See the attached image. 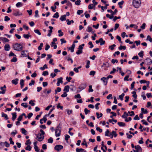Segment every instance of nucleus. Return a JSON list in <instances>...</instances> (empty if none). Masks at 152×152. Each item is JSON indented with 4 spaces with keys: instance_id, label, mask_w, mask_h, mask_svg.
<instances>
[{
    "instance_id": "1",
    "label": "nucleus",
    "mask_w": 152,
    "mask_h": 152,
    "mask_svg": "<svg viewBox=\"0 0 152 152\" xmlns=\"http://www.w3.org/2000/svg\"><path fill=\"white\" fill-rule=\"evenodd\" d=\"M13 47L15 50L18 51H21L23 49V47L20 44L16 43L13 44Z\"/></svg>"
},
{
    "instance_id": "2",
    "label": "nucleus",
    "mask_w": 152,
    "mask_h": 152,
    "mask_svg": "<svg viewBox=\"0 0 152 152\" xmlns=\"http://www.w3.org/2000/svg\"><path fill=\"white\" fill-rule=\"evenodd\" d=\"M133 5L136 8H138L140 6L141 2L140 0H133Z\"/></svg>"
},
{
    "instance_id": "3",
    "label": "nucleus",
    "mask_w": 152,
    "mask_h": 152,
    "mask_svg": "<svg viewBox=\"0 0 152 152\" xmlns=\"http://www.w3.org/2000/svg\"><path fill=\"white\" fill-rule=\"evenodd\" d=\"M86 86V85L85 83H82L80 84L78 88V89L77 90V92H80L82 90L84 89Z\"/></svg>"
},
{
    "instance_id": "4",
    "label": "nucleus",
    "mask_w": 152,
    "mask_h": 152,
    "mask_svg": "<svg viewBox=\"0 0 152 152\" xmlns=\"http://www.w3.org/2000/svg\"><path fill=\"white\" fill-rule=\"evenodd\" d=\"M35 135L37 136V139L38 141L41 142L43 140L44 137L40 133H39L37 134H35Z\"/></svg>"
},
{
    "instance_id": "5",
    "label": "nucleus",
    "mask_w": 152,
    "mask_h": 152,
    "mask_svg": "<svg viewBox=\"0 0 152 152\" xmlns=\"http://www.w3.org/2000/svg\"><path fill=\"white\" fill-rule=\"evenodd\" d=\"M61 132V129H59V127L58 126L56 128L55 130V135L56 137H59L60 135Z\"/></svg>"
},
{
    "instance_id": "6",
    "label": "nucleus",
    "mask_w": 152,
    "mask_h": 152,
    "mask_svg": "<svg viewBox=\"0 0 152 152\" xmlns=\"http://www.w3.org/2000/svg\"><path fill=\"white\" fill-rule=\"evenodd\" d=\"M129 116L128 113H127L126 112H124L123 115H122V117L124 118H125V121L126 122H128L129 120H128L127 117Z\"/></svg>"
},
{
    "instance_id": "7",
    "label": "nucleus",
    "mask_w": 152,
    "mask_h": 152,
    "mask_svg": "<svg viewBox=\"0 0 152 152\" xmlns=\"http://www.w3.org/2000/svg\"><path fill=\"white\" fill-rule=\"evenodd\" d=\"M110 66V64L108 62L104 63L103 65L101 66V67H103V69L104 70H106V68Z\"/></svg>"
},
{
    "instance_id": "8",
    "label": "nucleus",
    "mask_w": 152,
    "mask_h": 152,
    "mask_svg": "<svg viewBox=\"0 0 152 152\" xmlns=\"http://www.w3.org/2000/svg\"><path fill=\"white\" fill-rule=\"evenodd\" d=\"M63 146L61 145H56L55 147V149L57 151H59L63 148Z\"/></svg>"
},
{
    "instance_id": "9",
    "label": "nucleus",
    "mask_w": 152,
    "mask_h": 152,
    "mask_svg": "<svg viewBox=\"0 0 152 152\" xmlns=\"http://www.w3.org/2000/svg\"><path fill=\"white\" fill-rule=\"evenodd\" d=\"M62 80L63 78L62 77L58 78L57 79V82L56 84L57 86H59L60 83H62L63 82Z\"/></svg>"
},
{
    "instance_id": "10",
    "label": "nucleus",
    "mask_w": 152,
    "mask_h": 152,
    "mask_svg": "<svg viewBox=\"0 0 152 152\" xmlns=\"http://www.w3.org/2000/svg\"><path fill=\"white\" fill-rule=\"evenodd\" d=\"M134 148L136 150V152H142V149L139 145L135 146Z\"/></svg>"
},
{
    "instance_id": "11",
    "label": "nucleus",
    "mask_w": 152,
    "mask_h": 152,
    "mask_svg": "<svg viewBox=\"0 0 152 152\" xmlns=\"http://www.w3.org/2000/svg\"><path fill=\"white\" fill-rule=\"evenodd\" d=\"M101 80L103 82L104 85L106 86L107 85V80L106 78L104 77H103L101 78Z\"/></svg>"
},
{
    "instance_id": "12",
    "label": "nucleus",
    "mask_w": 152,
    "mask_h": 152,
    "mask_svg": "<svg viewBox=\"0 0 152 152\" xmlns=\"http://www.w3.org/2000/svg\"><path fill=\"white\" fill-rule=\"evenodd\" d=\"M97 4L98 3L95 1L94 4H89L88 6V8L89 9H92V7H91V6H93L94 7H95L96 5H97Z\"/></svg>"
},
{
    "instance_id": "13",
    "label": "nucleus",
    "mask_w": 152,
    "mask_h": 152,
    "mask_svg": "<svg viewBox=\"0 0 152 152\" xmlns=\"http://www.w3.org/2000/svg\"><path fill=\"white\" fill-rule=\"evenodd\" d=\"M69 13L67 12L65 15L61 16L60 19H66V16H69Z\"/></svg>"
},
{
    "instance_id": "14",
    "label": "nucleus",
    "mask_w": 152,
    "mask_h": 152,
    "mask_svg": "<svg viewBox=\"0 0 152 152\" xmlns=\"http://www.w3.org/2000/svg\"><path fill=\"white\" fill-rule=\"evenodd\" d=\"M4 50L6 51H8L10 50V45L9 44H6L4 47Z\"/></svg>"
},
{
    "instance_id": "15",
    "label": "nucleus",
    "mask_w": 152,
    "mask_h": 152,
    "mask_svg": "<svg viewBox=\"0 0 152 152\" xmlns=\"http://www.w3.org/2000/svg\"><path fill=\"white\" fill-rule=\"evenodd\" d=\"M145 62L148 64L150 65L152 63V60L150 58H148L145 59Z\"/></svg>"
},
{
    "instance_id": "16",
    "label": "nucleus",
    "mask_w": 152,
    "mask_h": 152,
    "mask_svg": "<svg viewBox=\"0 0 152 152\" xmlns=\"http://www.w3.org/2000/svg\"><path fill=\"white\" fill-rule=\"evenodd\" d=\"M18 80H19L18 78H16L12 81V83L15 85H16L18 83Z\"/></svg>"
},
{
    "instance_id": "17",
    "label": "nucleus",
    "mask_w": 152,
    "mask_h": 152,
    "mask_svg": "<svg viewBox=\"0 0 152 152\" xmlns=\"http://www.w3.org/2000/svg\"><path fill=\"white\" fill-rule=\"evenodd\" d=\"M69 86H66L64 87V91L66 92H68L69 91Z\"/></svg>"
},
{
    "instance_id": "18",
    "label": "nucleus",
    "mask_w": 152,
    "mask_h": 152,
    "mask_svg": "<svg viewBox=\"0 0 152 152\" xmlns=\"http://www.w3.org/2000/svg\"><path fill=\"white\" fill-rule=\"evenodd\" d=\"M76 152H86V150L83 148H77L76 149Z\"/></svg>"
},
{
    "instance_id": "19",
    "label": "nucleus",
    "mask_w": 152,
    "mask_h": 152,
    "mask_svg": "<svg viewBox=\"0 0 152 152\" xmlns=\"http://www.w3.org/2000/svg\"><path fill=\"white\" fill-rule=\"evenodd\" d=\"M25 52H27V51L23 50L21 52V56L22 57H26L27 55L25 53Z\"/></svg>"
},
{
    "instance_id": "20",
    "label": "nucleus",
    "mask_w": 152,
    "mask_h": 152,
    "mask_svg": "<svg viewBox=\"0 0 152 152\" xmlns=\"http://www.w3.org/2000/svg\"><path fill=\"white\" fill-rule=\"evenodd\" d=\"M0 39L3 42H7L9 41L8 39L4 37H0Z\"/></svg>"
},
{
    "instance_id": "21",
    "label": "nucleus",
    "mask_w": 152,
    "mask_h": 152,
    "mask_svg": "<svg viewBox=\"0 0 152 152\" xmlns=\"http://www.w3.org/2000/svg\"><path fill=\"white\" fill-rule=\"evenodd\" d=\"M75 47V45L74 44H73L71 47H70L69 48V50H71L72 52H73L74 51V49Z\"/></svg>"
},
{
    "instance_id": "22",
    "label": "nucleus",
    "mask_w": 152,
    "mask_h": 152,
    "mask_svg": "<svg viewBox=\"0 0 152 152\" xmlns=\"http://www.w3.org/2000/svg\"><path fill=\"white\" fill-rule=\"evenodd\" d=\"M12 119L13 121H14L16 118L17 115H16V113H12Z\"/></svg>"
},
{
    "instance_id": "23",
    "label": "nucleus",
    "mask_w": 152,
    "mask_h": 152,
    "mask_svg": "<svg viewBox=\"0 0 152 152\" xmlns=\"http://www.w3.org/2000/svg\"><path fill=\"white\" fill-rule=\"evenodd\" d=\"M22 15V14L21 12H19V11H18L16 12H15L13 13V15L15 16H20L21 15Z\"/></svg>"
},
{
    "instance_id": "24",
    "label": "nucleus",
    "mask_w": 152,
    "mask_h": 152,
    "mask_svg": "<svg viewBox=\"0 0 152 152\" xmlns=\"http://www.w3.org/2000/svg\"><path fill=\"white\" fill-rule=\"evenodd\" d=\"M118 124L120 126H125V123L122 122H118Z\"/></svg>"
},
{
    "instance_id": "25",
    "label": "nucleus",
    "mask_w": 152,
    "mask_h": 152,
    "mask_svg": "<svg viewBox=\"0 0 152 152\" xmlns=\"http://www.w3.org/2000/svg\"><path fill=\"white\" fill-rule=\"evenodd\" d=\"M83 141V142L82 143L81 145H85L86 147H87L88 145L86 141V139H84Z\"/></svg>"
},
{
    "instance_id": "26",
    "label": "nucleus",
    "mask_w": 152,
    "mask_h": 152,
    "mask_svg": "<svg viewBox=\"0 0 152 152\" xmlns=\"http://www.w3.org/2000/svg\"><path fill=\"white\" fill-rule=\"evenodd\" d=\"M23 4H22L21 2H18L16 4V6L17 7H22L23 5Z\"/></svg>"
},
{
    "instance_id": "27",
    "label": "nucleus",
    "mask_w": 152,
    "mask_h": 152,
    "mask_svg": "<svg viewBox=\"0 0 152 152\" xmlns=\"http://www.w3.org/2000/svg\"><path fill=\"white\" fill-rule=\"evenodd\" d=\"M66 22H67V24L68 25H70L71 23H74V21L73 20H71L70 21H69V20H66Z\"/></svg>"
},
{
    "instance_id": "28",
    "label": "nucleus",
    "mask_w": 152,
    "mask_h": 152,
    "mask_svg": "<svg viewBox=\"0 0 152 152\" xmlns=\"http://www.w3.org/2000/svg\"><path fill=\"white\" fill-rule=\"evenodd\" d=\"M1 116L2 117H4L5 118L6 120L8 119L7 115L6 114H4L3 113H2Z\"/></svg>"
},
{
    "instance_id": "29",
    "label": "nucleus",
    "mask_w": 152,
    "mask_h": 152,
    "mask_svg": "<svg viewBox=\"0 0 152 152\" xmlns=\"http://www.w3.org/2000/svg\"><path fill=\"white\" fill-rule=\"evenodd\" d=\"M45 68H48L47 65L45 64L42 67H40L39 69L42 70H44Z\"/></svg>"
},
{
    "instance_id": "30",
    "label": "nucleus",
    "mask_w": 152,
    "mask_h": 152,
    "mask_svg": "<svg viewBox=\"0 0 152 152\" xmlns=\"http://www.w3.org/2000/svg\"><path fill=\"white\" fill-rule=\"evenodd\" d=\"M100 45H104L105 44V42L104 41L102 38H100Z\"/></svg>"
},
{
    "instance_id": "31",
    "label": "nucleus",
    "mask_w": 152,
    "mask_h": 152,
    "mask_svg": "<svg viewBox=\"0 0 152 152\" xmlns=\"http://www.w3.org/2000/svg\"><path fill=\"white\" fill-rule=\"evenodd\" d=\"M116 46V45L115 44H113L112 45L110 46H109V48L111 50H113L114 49V47Z\"/></svg>"
},
{
    "instance_id": "32",
    "label": "nucleus",
    "mask_w": 152,
    "mask_h": 152,
    "mask_svg": "<svg viewBox=\"0 0 152 152\" xmlns=\"http://www.w3.org/2000/svg\"><path fill=\"white\" fill-rule=\"evenodd\" d=\"M58 33H59L58 36L59 37H61L63 35L64 33L61 31V30H60L58 31Z\"/></svg>"
},
{
    "instance_id": "33",
    "label": "nucleus",
    "mask_w": 152,
    "mask_h": 152,
    "mask_svg": "<svg viewBox=\"0 0 152 152\" xmlns=\"http://www.w3.org/2000/svg\"><path fill=\"white\" fill-rule=\"evenodd\" d=\"M106 16L110 19H113L114 18V16H112V15H110L109 14H107L106 15Z\"/></svg>"
},
{
    "instance_id": "34",
    "label": "nucleus",
    "mask_w": 152,
    "mask_h": 152,
    "mask_svg": "<svg viewBox=\"0 0 152 152\" xmlns=\"http://www.w3.org/2000/svg\"><path fill=\"white\" fill-rule=\"evenodd\" d=\"M126 47L124 46L121 45L119 48L118 49L120 50H121L122 49L125 50L126 49Z\"/></svg>"
},
{
    "instance_id": "35",
    "label": "nucleus",
    "mask_w": 152,
    "mask_h": 152,
    "mask_svg": "<svg viewBox=\"0 0 152 152\" xmlns=\"http://www.w3.org/2000/svg\"><path fill=\"white\" fill-rule=\"evenodd\" d=\"M125 95V94L124 93H122L121 95L119 96V98L120 99L121 101H122L123 100V97Z\"/></svg>"
},
{
    "instance_id": "36",
    "label": "nucleus",
    "mask_w": 152,
    "mask_h": 152,
    "mask_svg": "<svg viewBox=\"0 0 152 152\" xmlns=\"http://www.w3.org/2000/svg\"><path fill=\"white\" fill-rule=\"evenodd\" d=\"M132 94H133L132 96L134 98L136 99L137 98V95L136 94V93L135 91H133L132 92Z\"/></svg>"
},
{
    "instance_id": "37",
    "label": "nucleus",
    "mask_w": 152,
    "mask_h": 152,
    "mask_svg": "<svg viewBox=\"0 0 152 152\" xmlns=\"http://www.w3.org/2000/svg\"><path fill=\"white\" fill-rule=\"evenodd\" d=\"M96 114L97 116V118L98 119L100 117H102L103 115V114L102 113H100V114H99L97 112L96 113Z\"/></svg>"
},
{
    "instance_id": "38",
    "label": "nucleus",
    "mask_w": 152,
    "mask_h": 152,
    "mask_svg": "<svg viewBox=\"0 0 152 152\" xmlns=\"http://www.w3.org/2000/svg\"><path fill=\"white\" fill-rule=\"evenodd\" d=\"M59 17L58 13V12H56V13L53 16V18H57Z\"/></svg>"
},
{
    "instance_id": "39",
    "label": "nucleus",
    "mask_w": 152,
    "mask_h": 152,
    "mask_svg": "<svg viewBox=\"0 0 152 152\" xmlns=\"http://www.w3.org/2000/svg\"><path fill=\"white\" fill-rule=\"evenodd\" d=\"M26 150L30 151L31 149V147L29 145H27L25 148Z\"/></svg>"
},
{
    "instance_id": "40",
    "label": "nucleus",
    "mask_w": 152,
    "mask_h": 152,
    "mask_svg": "<svg viewBox=\"0 0 152 152\" xmlns=\"http://www.w3.org/2000/svg\"><path fill=\"white\" fill-rule=\"evenodd\" d=\"M111 134H113L115 137H116L117 136V134L116 133V132L114 131H113Z\"/></svg>"
},
{
    "instance_id": "41",
    "label": "nucleus",
    "mask_w": 152,
    "mask_h": 152,
    "mask_svg": "<svg viewBox=\"0 0 152 152\" xmlns=\"http://www.w3.org/2000/svg\"><path fill=\"white\" fill-rule=\"evenodd\" d=\"M146 40H149L150 42H152V38L149 35H148L147 37Z\"/></svg>"
},
{
    "instance_id": "42",
    "label": "nucleus",
    "mask_w": 152,
    "mask_h": 152,
    "mask_svg": "<svg viewBox=\"0 0 152 152\" xmlns=\"http://www.w3.org/2000/svg\"><path fill=\"white\" fill-rule=\"evenodd\" d=\"M21 130L22 131V133L23 134H24L25 135L26 134V133L27 132L24 128H22L21 129Z\"/></svg>"
},
{
    "instance_id": "43",
    "label": "nucleus",
    "mask_w": 152,
    "mask_h": 152,
    "mask_svg": "<svg viewBox=\"0 0 152 152\" xmlns=\"http://www.w3.org/2000/svg\"><path fill=\"white\" fill-rule=\"evenodd\" d=\"M141 110L142 113L146 114L148 113L147 111L146 110H145L144 108H141Z\"/></svg>"
},
{
    "instance_id": "44",
    "label": "nucleus",
    "mask_w": 152,
    "mask_h": 152,
    "mask_svg": "<svg viewBox=\"0 0 152 152\" xmlns=\"http://www.w3.org/2000/svg\"><path fill=\"white\" fill-rule=\"evenodd\" d=\"M138 55L140 57L142 58L143 56V51H141L140 52L138 53Z\"/></svg>"
},
{
    "instance_id": "45",
    "label": "nucleus",
    "mask_w": 152,
    "mask_h": 152,
    "mask_svg": "<svg viewBox=\"0 0 152 152\" xmlns=\"http://www.w3.org/2000/svg\"><path fill=\"white\" fill-rule=\"evenodd\" d=\"M90 62V61L89 60H88L87 61V63L86 66V67L87 69L89 68V67Z\"/></svg>"
},
{
    "instance_id": "46",
    "label": "nucleus",
    "mask_w": 152,
    "mask_h": 152,
    "mask_svg": "<svg viewBox=\"0 0 152 152\" xmlns=\"http://www.w3.org/2000/svg\"><path fill=\"white\" fill-rule=\"evenodd\" d=\"M53 141L52 138L50 137L48 140V142L52 143Z\"/></svg>"
},
{
    "instance_id": "47",
    "label": "nucleus",
    "mask_w": 152,
    "mask_h": 152,
    "mask_svg": "<svg viewBox=\"0 0 152 152\" xmlns=\"http://www.w3.org/2000/svg\"><path fill=\"white\" fill-rule=\"evenodd\" d=\"M66 58H67V60L68 61H71V63H73V61L72 60V59H71V58H70V56H68L66 57Z\"/></svg>"
},
{
    "instance_id": "48",
    "label": "nucleus",
    "mask_w": 152,
    "mask_h": 152,
    "mask_svg": "<svg viewBox=\"0 0 152 152\" xmlns=\"http://www.w3.org/2000/svg\"><path fill=\"white\" fill-rule=\"evenodd\" d=\"M38 10H37L35 11V15H34V17L36 18L39 17V15H38Z\"/></svg>"
},
{
    "instance_id": "49",
    "label": "nucleus",
    "mask_w": 152,
    "mask_h": 152,
    "mask_svg": "<svg viewBox=\"0 0 152 152\" xmlns=\"http://www.w3.org/2000/svg\"><path fill=\"white\" fill-rule=\"evenodd\" d=\"M35 32L38 34L39 35H40L41 34V33L39 32V31L38 29L35 30L34 31Z\"/></svg>"
},
{
    "instance_id": "50",
    "label": "nucleus",
    "mask_w": 152,
    "mask_h": 152,
    "mask_svg": "<svg viewBox=\"0 0 152 152\" xmlns=\"http://www.w3.org/2000/svg\"><path fill=\"white\" fill-rule=\"evenodd\" d=\"M83 52L82 50H78L76 52V53L77 55H79Z\"/></svg>"
},
{
    "instance_id": "51",
    "label": "nucleus",
    "mask_w": 152,
    "mask_h": 152,
    "mask_svg": "<svg viewBox=\"0 0 152 152\" xmlns=\"http://www.w3.org/2000/svg\"><path fill=\"white\" fill-rule=\"evenodd\" d=\"M81 1L80 0H77L75 3V4L77 5H79L80 4Z\"/></svg>"
},
{
    "instance_id": "52",
    "label": "nucleus",
    "mask_w": 152,
    "mask_h": 152,
    "mask_svg": "<svg viewBox=\"0 0 152 152\" xmlns=\"http://www.w3.org/2000/svg\"><path fill=\"white\" fill-rule=\"evenodd\" d=\"M117 12L118 10L116 9L115 10L114 12L112 11V12H111V15H112V16H113L114 15H115Z\"/></svg>"
},
{
    "instance_id": "53",
    "label": "nucleus",
    "mask_w": 152,
    "mask_h": 152,
    "mask_svg": "<svg viewBox=\"0 0 152 152\" xmlns=\"http://www.w3.org/2000/svg\"><path fill=\"white\" fill-rule=\"evenodd\" d=\"M21 105L25 108H26L28 107L27 104L26 103H23L21 104Z\"/></svg>"
},
{
    "instance_id": "54",
    "label": "nucleus",
    "mask_w": 152,
    "mask_h": 152,
    "mask_svg": "<svg viewBox=\"0 0 152 152\" xmlns=\"http://www.w3.org/2000/svg\"><path fill=\"white\" fill-rule=\"evenodd\" d=\"M23 37L26 39H28L30 36L28 34H24L23 35Z\"/></svg>"
},
{
    "instance_id": "55",
    "label": "nucleus",
    "mask_w": 152,
    "mask_h": 152,
    "mask_svg": "<svg viewBox=\"0 0 152 152\" xmlns=\"http://www.w3.org/2000/svg\"><path fill=\"white\" fill-rule=\"evenodd\" d=\"M67 94H66V92H64L63 94L61 95V96L62 97H65L67 96Z\"/></svg>"
},
{
    "instance_id": "56",
    "label": "nucleus",
    "mask_w": 152,
    "mask_h": 152,
    "mask_svg": "<svg viewBox=\"0 0 152 152\" xmlns=\"http://www.w3.org/2000/svg\"><path fill=\"white\" fill-rule=\"evenodd\" d=\"M43 45V44L42 43H40V45L38 47V49L40 50L42 49V48Z\"/></svg>"
},
{
    "instance_id": "57",
    "label": "nucleus",
    "mask_w": 152,
    "mask_h": 152,
    "mask_svg": "<svg viewBox=\"0 0 152 152\" xmlns=\"http://www.w3.org/2000/svg\"><path fill=\"white\" fill-rule=\"evenodd\" d=\"M42 75H43L45 76L48 75V71H45L43 72Z\"/></svg>"
},
{
    "instance_id": "58",
    "label": "nucleus",
    "mask_w": 152,
    "mask_h": 152,
    "mask_svg": "<svg viewBox=\"0 0 152 152\" xmlns=\"http://www.w3.org/2000/svg\"><path fill=\"white\" fill-rule=\"evenodd\" d=\"M67 113L68 115H70L72 114V110H69L68 109L66 110Z\"/></svg>"
},
{
    "instance_id": "59",
    "label": "nucleus",
    "mask_w": 152,
    "mask_h": 152,
    "mask_svg": "<svg viewBox=\"0 0 152 152\" xmlns=\"http://www.w3.org/2000/svg\"><path fill=\"white\" fill-rule=\"evenodd\" d=\"M92 29L91 27H88L87 29V31L89 32H91L92 31Z\"/></svg>"
},
{
    "instance_id": "60",
    "label": "nucleus",
    "mask_w": 152,
    "mask_h": 152,
    "mask_svg": "<svg viewBox=\"0 0 152 152\" xmlns=\"http://www.w3.org/2000/svg\"><path fill=\"white\" fill-rule=\"evenodd\" d=\"M17 61V59L15 57H13L12 59L11 60V61L12 62H15Z\"/></svg>"
},
{
    "instance_id": "61",
    "label": "nucleus",
    "mask_w": 152,
    "mask_h": 152,
    "mask_svg": "<svg viewBox=\"0 0 152 152\" xmlns=\"http://www.w3.org/2000/svg\"><path fill=\"white\" fill-rule=\"evenodd\" d=\"M142 122L143 124H145L146 126H147L148 125V123L147 122L145 121V120L144 119L142 120L141 121Z\"/></svg>"
},
{
    "instance_id": "62",
    "label": "nucleus",
    "mask_w": 152,
    "mask_h": 152,
    "mask_svg": "<svg viewBox=\"0 0 152 152\" xmlns=\"http://www.w3.org/2000/svg\"><path fill=\"white\" fill-rule=\"evenodd\" d=\"M65 140L66 141H67L68 140L69 138L70 137V136L68 134H65Z\"/></svg>"
},
{
    "instance_id": "63",
    "label": "nucleus",
    "mask_w": 152,
    "mask_h": 152,
    "mask_svg": "<svg viewBox=\"0 0 152 152\" xmlns=\"http://www.w3.org/2000/svg\"><path fill=\"white\" fill-rule=\"evenodd\" d=\"M110 132V131L108 129H107L105 132V136H109V134Z\"/></svg>"
},
{
    "instance_id": "64",
    "label": "nucleus",
    "mask_w": 152,
    "mask_h": 152,
    "mask_svg": "<svg viewBox=\"0 0 152 152\" xmlns=\"http://www.w3.org/2000/svg\"><path fill=\"white\" fill-rule=\"evenodd\" d=\"M17 133V130H15L14 131L12 132L11 133V134L15 136V135Z\"/></svg>"
}]
</instances>
